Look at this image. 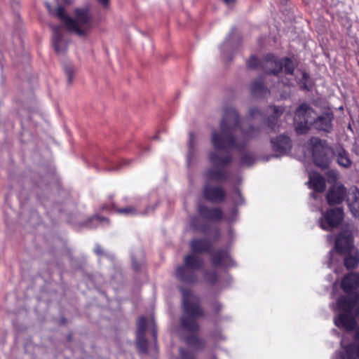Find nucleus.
Wrapping results in <instances>:
<instances>
[{
    "label": "nucleus",
    "mask_w": 359,
    "mask_h": 359,
    "mask_svg": "<svg viewBox=\"0 0 359 359\" xmlns=\"http://www.w3.org/2000/svg\"><path fill=\"white\" fill-rule=\"evenodd\" d=\"M245 121H241L237 111L227 108L220 123V132H213L211 142L215 151L210 154V161L213 168L205 172L207 181H222L226 178L222 168L231 161L229 155H224L228 149L241 150L248 140L255 137L259 130L250 126L245 129Z\"/></svg>",
    "instance_id": "nucleus-1"
},
{
    "label": "nucleus",
    "mask_w": 359,
    "mask_h": 359,
    "mask_svg": "<svg viewBox=\"0 0 359 359\" xmlns=\"http://www.w3.org/2000/svg\"><path fill=\"white\" fill-rule=\"evenodd\" d=\"M341 287L346 296L341 297L332 308L338 315L334 318L337 327L350 331L355 328L356 321L359 320V275L351 273L344 276L341 281ZM344 352H336L332 359H359V327L355 331L354 341L345 345V339L341 341Z\"/></svg>",
    "instance_id": "nucleus-2"
},
{
    "label": "nucleus",
    "mask_w": 359,
    "mask_h": 359,
    "mask_svg": "<svg viewBox=\"0 0 359 359\" xmlns=\"http://www.w3.org/2000/svg\"><path fill=\"white\" fill-rule=\"evenodd\" d=\"M182 307L184 315L181 318L182 328L189 332L192 335L186 339V342L190 348H198L201 346V341L195 332L198 330L196 318L203 315L199 307L198 298L188 290H182Z\"/></svg>",
    "instance_id": "nucleus-3"
},
{
    "label": "nucleus",
    "mask_w": 359,
    "mask_h": 359,
    "mask_svg": "<svg viewBox=\"0 0 359 359\" xmlns=\"http://www.w3.org/2000/svg\"><path fill=\"white\" fill-rule=\"evenodd\" d=\"M46 6L51 15L57 17L63 23L66 29L78 36L87 35L93 27V20L87 8H77L74 11V18L69 17L65 13L62 6H58L55 10L51 8L49 3Z\"/></svg>",
    "instance_id": "nucleus-4"
},
{
    "label": "nucleus",
    "mask_w": 359,
    "mask_h": 359,
    "mask_svg": "<svg viewBox=\"0 0 359 359\" xmlns=\"http://www.w3.org/2000/svg\"><path fill=\"white\" fill-rule=\"evenodd\" d=\"M332 114L326 113L317 117L316 112L308 105L302 104L296 110L294 121L297 133H306L311 125L317 130L329 132L332 128Z\"/></svg>",
    "instance_id": "nucleus-5"
},
{
    "label": "nucleus",
    "mask_w": 359,
    "mask_h": 359,
    "mask_svg": "<svg viewBox=\"0 0 359 359\" xmlns=\"http://www.w3.org/2000/svg\"><path fill=\"white\" fill-rule=\"evenodd\" d=\"M203 260L195 255H189L184 257V265L176 270V276L186 283H194L196 281V271L203 265Z\"/></svg>",
    "instance_id": "nucleus-6"
},
{
    "label": "nucleus",
    "mask_w": 359,
    "mask_h": 359,
    "mask_svg": "<svg viewBox=\"0 0 359 359\" xmlns=\"http://www.w3.org/2000/svg\"><path fill=\"white\" fill-rule=\"evenodd\" d=\"M261 67L268 74H276L284 69L285 74L292 76L294 63L288 57L278 61L273 55H268L261 62Z\"/></svg>",
    "instance_id": "nucleus-7"
},
{
    "label": "nucleus",
    "mask_w": 359,
    "mask_h": 359,
    "mask_svg": "<svg viewBox=\"0 0 359 359\" xmlns=\"http://www.w3.org/2000/svg\"><path fill=\"white\" fill-rule=\"evenodd\" d=\"M312 153L315 164L322 168H325L330 163V149L326 142L318 138H311L308 144Z\"/></svg>",
    "instance_id": "nucleus-8"
},
{
    "label": "nucleus",
    "mask_w": 359,
    "mask_h": 359,
    "mask_svg": "<svg viewBox=\"0 0 359 359\" xmlns=\"http://www.w3.org/2000/svg\"><path fill=\"white\" fill-rule=\"evenodd\" d=\"M353 236L349 231L346 230L338 236L335 243V250H332L330 252V260L327 263L329 268L333 267L334 262L339 260V259L336 257L337 252H346L353 248Z\"/></svg>",
    "instance_id": "nucleus-9"
},
{
    "label": "nucleus",
    "mask_w": 359,
    "mask_h": 359,
    "mask_svg": "<svg viewBox=\"0 0 359 359\" xmlns=\"http://www.w3.org/2000/svg\"><path fill=\"white\" fill-rule=\"evenodd\" d=\"M344 218V212L340 208L329 210L319 219L320 226L324 230H330L338 226Z\"/></svg>",
    "instance_id": "nucleus-10"
},
{
    "label": "nucleus",
    "mask_w": 359,
    "mask_h": 359,
    "mask_svg": "<svg viewBox=\"0 0 359 359\" xmlns=\"http://www.w3.org/2000/svg\"><path fill=\"white\" fill-rule=\"evenodd\" d=\"M346 189L341 184L336 183L331 187L327 193V201L330 205L340 204L347 196Z\"/></svg>",
    "instance_id": "nucleus-11"
},
{
    "label": "nucleus",
    "mask_w": 359,
    "mask_h": 359,
    "mask_svg": "<svg viewBox=\"0 0 359 359\" xmlns=\"http://www.w3.org/2000/svg\"><path fill=\"white\" fill-rule=\"evenodd\" d=\"M147 323V320L144 317L142 316L138 319L137 325V346L140 351L143 353H146L147 351V340L144 337Z\"/></svg>",
    "instance_id": "nucleus-12"
},
{
    "label": "nucleus",
    "mask_w": 359,
    "mask_h": 359,
    "mask_svg": "<svg viewBox=\"0 0 359 359\" xmlns=\"http://www.w3.org/2000/svg\"><path fill=\"white\" fill-rule=\"evenodd\" d=\"M273 151L280 156L287 155L292 149V142L289 137L280 135L271 140Z\"/></svg>",
    "instance_id": "nucleus-13"
},
{
    "label": "nucleus",
    "mask_w": 359,
    "mask_h": 359,
    "mask_svg": "<svg viewBox=\"0 0 359 359\" xmlns=\"http://www.w3.org/2000/svg\"><path fill=\"white\" fill-rule=\"evenodd\" d=\"M308 184L309 187L314 190V192L311 194L314 198H316L315 192H323L326 187L325 179L317 172H311L309 174Z\"/></svg>",
    "instance_id": "nucleus-14"
},
{
    "label": "nucleus",
    "mask_w": 359,
    "mask_h": 359,
    "mask_svg": "<svg viewBox=\"0 0 359 359\" xmlns=\"http://www.w3.org/2000/svg\"><path fill=\"white\" fill-rule=\"evenodd\" d=\"M212 264L214 266H230L233 265V261L226 250H219L212 255Z\"/></svg>",
    "instance_id": "nucleus-15"
},
{
    "label": "nucleus",
    "mask_w": 359,
    "mask_h": 359,
    "mask_svg": "<svg viewBox=\"0 0 359 359\" xmlns=\"http://www.w3.org/2000/svg\"><path fill=\"white\" fill-rule=\"evenodd\" d=\"M54 32L53 35V44L55 51L57 53H63L67 48V41L60 32L59 27H53Z\"/></svg>",
    "instance_id": "nucleus-16"
},
{
    "label": "nucleus",
    "mask_w": 359,
    "mask_h": 359,
    "mask_svg": "<svg viewBox=\"0 0 359 359\" xmlns=\"http://www.w3.org/2000/svg\"><path fill=\"white\" fill-rule=\"evenodd\" d=\"M347 203L353 215L359 218V191L356 188L351 189L348 192Z\"/></svg>",
    "instance_id": "nucleus-17"
},
{
    "label": "nucleus",
    "mask_w": 359,
    "mask_h": 359,
    "mask_svg": "<svg viewBox=\"0 0 359 359\" xmlns=\"http://www.w3.org/2000/svg\"><path fill=\"white\" fill-rule=\"evenodd\" d=\"M204 196L206 199L211 201H222L224 199L225 193L222 187H210L205 185L204 188Z\"/></svg>",
    "instance_id": "nucleus-18"
},
{
    "label": "nucleus",
    "mask_w": 359,
    "mask_h": 359,
    "mask_svg": "<svg viewBox=\"0 0 359 359\" xmlns=\"http://www.w3.org/2000/svg\"><path fill=\"white\" fill-rule=\"evenodd\" d=\"M198 212L200 215L208 219L212 220H217L222 218V212L219 208L210 209L203 205H199Z\"/></svg>",
    "instance_id": "nucleus-19"
},
{
    "label": "nucleus",
    "mask_w": 359,
    "mask_h": 359,
    "mask_svg": "<svg viewBox=\"0 0 359 359\" xmlns=\"http://www.w3.org/2000/svg\"><path fill=\"white\" fill-rule=\"evenodd\" d=\"M251 92L255 96L259 97H266L270 94V91L264 87L261 80H257L252 83Z\"/></svg>",
    "instance_id": "nucleus-20"
},
{
    "label": "nucleus",
    "mask_w": 359,
    "mask_h": 359,
    "mask_svg": "<svg viewBox=\"0 0 359 359\" xmlns=\"http://www.w3.org/2000/svg\"><path fill=\"white\" fill-rule=\"evenodd\" d=\"M269 113H271L270 117L269 118V127L271 130H274L276 124L273 122L283 114L284 109L273 106L269 107Z\"/></svg>",
    "instance_id": "nucleus-21"
},
{
    "label": "nucleus",
    "mask_w": 359,
    "mask_h": 359,
    "mask_svg": "<svg viewBox=\"0 0 359 359\" xmlns=\"http://www.w3.org/2000/svg\"><path fill=\"white\" fill-rule=\"evenodd\" d=\"M196 142V137L194 135V134L191 133L189 135V151L187 154V165L189 167L191 165V164L194 161L195 158V149H194V145Z\"/></svg>",
    "instance_id": "nucleus-22"
},
{
    "label": "nucleus",
    "mask_w": 359,
    "mask_h": 359,
    "mask_svg": "<svg viewBox=\"0 0 359 359\" xmlns=\"http://www.w3.org/2000/svg\"><path fill=\"white\" fill-rule=\"evenodd\" d=\"M336 157L340 165L344 168H348L351 165V161L348 157V153L344 149H339L337 151Z\"/></svg>",
    "instance_id": "nucleus-23"
},
{
    "label": "nucleus",
    "mask_w": 359,
    "mask_h": 359,
    "mask_svg": "<svg viewBox=\"0 0 359 359\" xmlns=\"http://www.w3.org/2000/svg\"><path fill=\"white\" fill-rule=\"evenodd\" d=\"M210 243L207 240H194L191 243V248L194 252H203L208 250Z\"/></svg>",
    "instance_id": "nucleus-24"
},
{
    "label": "nucleus",
    "mask_w": 359,
    "mask_h": 359,
    "mask_svg": "<svg viewBox=\"0 0 359 359\" xmlns=\"http://www.w3.org/2000/svg\"><path fill=\"white\" fill-rule=\"evenodd\" d=\"M359 263V254H348L344 258V265L348 269L355 268Z\"/></svg>",
    "instance_id": "nucleus-25"
},
{
    "label": "nucleus",
    "mask_w": 359,
    "mask_h": 359,
    "mask_svg": "<svg viewBox=\"0 0 359 359\" xmlns=\"http://www.w3.org/2000/svg\"><path fill=\"white\" fill-rule=\"evenodd\" d=\"M109 223L107 218L95 216L90 219L88 226L90 227H97L98 226H105Z\"/></svg>",
    "instance_id": "nucleus-26"
},
{
    "label": "nucleus",
    "mask_w": 359,
    "mask_h": 359,
    "mask_svg": "<svg viewBox=\"0 0 359 359\" xmlns=\"http://www.w3.org/2000/svg\"><path fill=\"white\" fill-rule=\"evenodd\" d=\"M118 212L126 215H134L137 213V210L133 207H127L118 210Z\"/></svg>",
    "instance_id": "nucleus-27"
},
{
    "label": "nucleus",
    "mask_w": 359,
    "mask_h": 359,
    "mask_svg": "<svg viewBox=\"0 0 359 359\" xmlns=\"http://www.w3.org/2000/svg\"><path fill=\"white\" fill-rule=\"evenodd\" d=\"M259 65H261V62H259L258 59L255 56H252L247 62V66L250 69H255Z\"/></svg>",
    "instance_id": "nucleus-28"
},
{
    "label": "nucleus",
    "mask_w": 359,
    "mask_h": 359,
    "mask_svg": "<svg viewBox=\"0 0 359 359\" xmlns=\"http://www.w3.org/2000/svg\"><path fill=\"white\" fill-rule=\"evenodd\" d=\"M233 203L236 205L243 203V199L239 190H236L232 195Z\"/></svg>",
    "instance_id": "nucleus-29"
},
{
    "label": "nucleus",
    "mask_w": 359,
    "mask_h": 359,
    "mask_svg": "<svg viewBox=\"0 0 359 359\" xmlns=\"http://www.w3.org/2000/svg\"><path fill=\"white\" fill-rule=\"evenodd\" d=\"M241 161L243 165H250L252 163L253 158L250 154H244L241 156Z\"/></svg>",
    "instance_id": "nucleus-30"
},
{
    "label": "nucleus",
    "mask_w": 359,
    "mask_h": 359,
    "mask_svg": "<svg viewBox=\"0 0 359 359\" xmlns=\"http://www.w3.org/2000/svg\"><path fill=\"white\" fill-rule=\"evenodd\" d=\"M262 114L257 109H251L249 112V117L251 119H255L258 117H262Z\"/></svg>",
    "instance_id": "nucleus-31"
},
{
    "label": "nucleus",
    "mask_w": 359,
    "mask_h": 359,
    "mask_svg": "<svg viewBox=\"0 0 359 359\" xmlns=\"http://www.w3.org/2000/svg\"><path fill=\"white\" fill-rule=\"evenodd\" d=\"M205 279L210 283H214L217 280V274L215 273H205Z\"/></svg>",
    "instance_id": "nucleus-32"
},
{
    "label": "nucleus",
    "mask_w": 359,
    "mask_h": 359,
    "mask_svg": "<svg viewBox=\"0 0 359 359\" xmlns=\"http://www.w3.org/2000/svg\"><path fill=\"white\" fill-rule=\"evenodd\" d=\"M180 357L182 359H194L192 353L183 349L180 350Z\"/></svg>",
    "instance_id": "nucleus-33"
},
{
    "label": "nucleus",
    "mask_w": 359,
    "mask_h": 359,
    "mask_svg": "<svg viewBox=\"0 0 359 359\" xmlns=\"http://www.w3.org/2000/svg\"><path fill=\"white\" fill-rule=\"evenodd\" d=\"M66 75L68 78V82L71 83L73 79L74 71L72 67H67L65 69Z\"/></svg>",
    "instance_id": "nucleus-34"
},
{
    "label": "nucleus",
    "mask_w": 359,
    "mask_h": 359,
    "mask_svg": "<svg viewBox=\"0 0 359 359\" xmlns=\"http://www.w3.org/2000/svg\"><path fill=\"white\" fill-rule=\"evenodd\" d=\"M301 74L302 76V81H299V82L304 88H307L306 81L309 79V76L306 72H301Z\"/></svg>",
    "instance_id": "nucleus-35"
},
{
    "label": "nucleus",
    "mask_w": 359,
    "mask_h": 359,
    "mask_svg": "<svg viewBox=\"0 0 359 359\" xmlns=\"http://www.w3.org/2000/svg\"><path fill=\"white\" fill-rule=\"evenodd\" d=\"M327 176L329 178H332L333 181H335L338 178V175L335 171L330 170L327 172Z\"/></svg>",
    "instance_id": "nucleus-36"
},
{
    "label": "nucleus",
    "mask_w": 359,
    "mask_h": 359,
    "mask_svg": "<svg viewBox=\"0 0 359 359\" xmlns=\"http://www.w3.org/2000/svg\"><path fill=\"white\" fill-rule=\"evenodd\" d=\"M198 221V219L197 218H192L191 219V225L192 226V227L194 229H199V226L197 224Z\"/></svg>",
    "instance_id": "nucleus-37"
},
{
    "label": "nucleus",
    "mask_w": 359,
    "mask_h": 359,
    "mask_svg": "<svg viewBox=\"0 0 359 359\" xmlns=\"http://www.w3.org/2000/svg\"><path fill=\"white\" fill-rule=\"evenodd\" d=\"M223 1L229 6H233L236 2V0H223Z\"/></svg>",
    "instance_id": "nucleus-38"
},
{
    "label": "nucleus",
    "mask_w": 359,
    "mask_h": 359,
    "mask_svg": "<svg viewBox=\"0 0 359 359\" xmlns=\"http://www.w3.org/2000/svg\"><path fill=\"white\" fill-rule=\"evenodd\" d=\"M95 252L97 255H101L102 253V250L100 246L99 245H97L95 248Z\"/></svg>",
    "instance_id": "nucleus-39"
},
{
    "label": "nucleus",
    "mask_w": 359,
    "mask_h": 359,
    "mask_svg": "<svg viewBox=\"0 0 359 359\" xmlns=\"http://www.w3.org/2000/svg\"><path fill=\"white\" fill-rule=\"evenodd\" d=\"M100 4H102L104 6H107L109 3V0H97Z\"/></svg>",
    "instance_id": "nucleus-40"
},
{
    "label": "nucleus",
    "mask_w": 359,
    "mask_h": 359,
    "mask_svg": "<svg viewBox=\"0 0 359 359\" xmlns=\"http://www.w3.org/2000/svg\"><path fill=\"white\" fill-rule=\"evenodd\" d=\"M133 259V268L135 269V270H137L139 269L138 266L135 263V261L133 257H132Z\"/></svg>",
    "instance_id": "nucleus-41"
},
{
    "label": "nucleus",
    "mask_w": 359,
    "mask_h": 359,
    "mask_svg": "<svg viewBox=\"0 0 359 359\" xmlns=\"http://www.w3.org/2000/svg\"><path fill=\"white\" fill-rule=\"evenodd\" d=\"M152 334L154 336V339L156 340V337H157V333H156V330H155V328H154L152 330Z\"/></svg>",
    "instance_id": "nucleus-42"
},
{
    "label": "nucleus",
    "mask_w": 359,
    "mask_h": 359,
    "mask_svg": "<svg viewBox=\"0 0 359 359\" xmlns=\"http://www.w3.org/2000/svg\"><path fill=\"white\" fill-rule=\"evenodd\" d=\"M228 42H225L223 45H222V47L221 48H222V54L224 55V53L223 52V47L224 46H228Z\"/></svg>",
    "instance_id": "nucleus-43"
},
{
    "label": "nucleus",
    "mask_w": 359,
    "mask_h": 359,
    "mask_svg": "<svg viewBox=\"0 0 359 359\" xmlns=\"http://www.w3.org/2000/svg\"><path fill=\"white\" fill-rule=\"evenodd\" d=\"M64 1L66 3V4H71L72 2V0H64Z\"/></svg>",
    "instance_id": "nucleus-44"
},
{
    "label": "nucleus",
    "mask_w": 359,
    "mask_h": 359,
    "mask_svg": "<svg viewBox=\"0 0 359 359\" xmlns=\"http://www.w3.org/2000/svg\"><path fill=\"white\" fill-rule=\"evenodd\" d=\"M149 321L151 323H154V320L151 318H149Z\"/></svg>",
    "instance_id": "nucleus-45"
},
{
    "label": "nucleus",
    "mask_w": 359,
    "mask_h": 359,
    "mask_svg": "<svg viewBox=\"0 0 359 359\" xmlns=\"http://www.w3.org/2000/svg\"><path fill=\"white\" fill-rule=\"evenodd\" d=\"M327 238H328L329 240H331V238H332V237L330 236H328Z\"/></svg>",
    "instance_id": "nucleus-46"
},
{
    "label": "nucleus",
    "mask_w": 359,
    "mask_h": 359,
    "mask_svg": "<svg viewBox=\"0 0 359 359\" xmlns=\"http://www.w3.org/2000/svg\"><path fill=\"white\" fill-rule=\"evenodd\" d=\"M339 109H341V110H342V109H343V107H339Z\"/></svg>",
    "instance_id": "nucleus-47"
}]
</instances>
